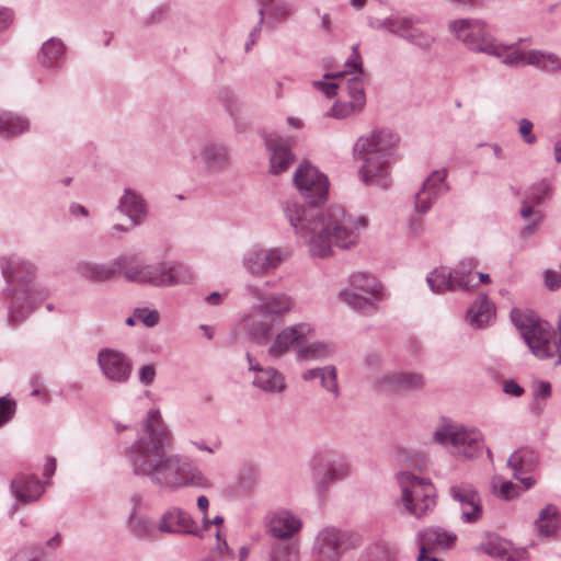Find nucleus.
Listing matches in <instances>:
<instances>
[{
  "mask_svg": "<svg viewBox=\"0 0 561 561\" xmlns=\"http://www.w3.org/2000/svg\"><path fill=\"white\" fill-rule=\"evenodd\" d=\"M519 492V486L511 481H504L499 490V496L504 500H511Z\"/></svg>",
  "mask_w": 561,
  "mask_h": 561,
  "instance_id": "58",
  "label": "nucleus"
},
{
  "mask_svg": "<svg viewBox=\"0 0 561 561\" xmlns=\"http://www.w3.org/2000/svg\"><path fill=\"white\" fill-rule=\"evenodd\" d=\"M30 127L28 121L11 112L0 113V136L4 138L14 137L26 131Z\"/></svg>",
  "mask_w": 561,
  "mask_h": 561,
  "instance_id": "38",
  "label": "nucleus"
},
{
  "mask_svg": "<svg viewBox=\"0 0 561 561\" xmlns=\"http://www.w3.org/2000/svg\"><path fill=\"white\" fill-rule=\"evenodd\" d=\"M550 396H551V385L548 381H540L534 392L535 401H538L539 398L547 399Z\"/></svg>",
  "mask_w": 561,
  "mask_h": 561,
  "instance_id": "63",
  "label": "nucleus"
},
{
  "mask_svg": "<svg viewBox=\"0 0 561 561\" xmlns=\"http://www.w3.org/2000/svg\"><path fill=\"white\" fill-rule=\"evenodd\" d=\"M363 108L364 106H362L360 103L353 101L337 102L332 106L330 113H328V116L335 118H346L348 116L360 113Z\"/></svg>",
  "mask_w": 561,
  "mask_h": 561,
  "instance_id": "46",
  "label": "nucleus"
},
{
  "mask_svg": "<svg viewBox=\"0 0 561 561\" xmlns=\"http://www.w3.org/2000/svg\"><path fill=\"white\" fill-rule=\"evenodd\" d=\"M494 313V306L486 295L481 296L468 310L467 320L473 328L485 325Z\"/></svg>",
  "mask_w": 561,
  "mask_h": 561,
  "instance_id": "36",
  "label": "nucleus"
},
{
  "mask_svg": "<svg viewBox=\"0 0 561 561\" xmlns=\"http://www.w3.org/2000/svg\"><path fill=\"white\" fill-rule=\"evenodd\" d=\"M313 332V328L309 323H297L282 330L274 339L267 350V354L273 358L284 356L296 344V348L301 344L302 339Z\"/></svg>",
  "mask_w": 561,
  "mask_h": 561,
  "instance_id": "20",
  "label": "nucleus"
},
{
  "mask_svg": "<svg viewBox=\"0 0 561 561\" xmlns=\"http://www.w3.org/2000/svg\"><path fill=\"white\" fill-rule=\"evenodd\" d=\"M511 319L534 355L539 358L553 356L554 347L550 342L551 327L547 321L527 316L517 309L512 310Z\"/></svg>",
  "mask_w": 561,
  "mask_h": 561,
  "instance_id": "10",
  "label": "nucleus"
},
{
  "mask_svg": "<svg viewBox=\"0 0 561 561\" xmlns=\"http://www.w3.org/2000/svg\"><path fill=\"white\" fill-rule=\"evenodd\" d=\"M397 136L390 130H375L368 137H360L355 144L358 159L363 160L359 170L362 181L366 185L386 188L391 183L390 170L393 161L392 147Z\"/></svg>",
  "mask_w": 561,
  "mask_h": 561,
  "instance_id": "4",
  "label": "nucleus"
},
{
  "mask_svg": "<svg viewBox=\"0 0 561 561\" xmlns=\"http://www.w3.org/2000/svg\"><path fill=\"white\" fill-rule=\"evenodd\" d=\"M16 412V402L8 397H0V427L9 423Z\"/></svg>",
  "mask_w": 561,
  "mask_h": 561,
  "instance_id": "50",
  "label": "nucleus"
},
{
  "mask_svg": "<svg viewBox=\"0 0 561 561\" xmlns=\"http://www.w3.org/2000/svg\"><path fill=\"white\" fill-rule=\"evenodd\" d=\"M98 364L103 375L111 381L126 382L131 374V362L122 352L104 348L98 354Z\"/></svg>",
  "mask_w": 561,
  "mask_h": 561,
  "instance_id": "15",
  "label": "nucleus"
},
{
  "mask_svg": "<svg viewBox=\"0 0 561 561\" xmlns=\"http://www.w3.org/2000/svg\"><path fill=\"white\" fill-rule=\"evenodd\" d=\"M309 470L313 488L319 494H324L334 483L345 480L351 474V465L344 456L322 449L311 457Z\"/></svg>",
  "mask_w": 561,
  "mask_h": 561,
  "instance_id": "8",
  "label": "nucleus"
},
{
  "mask_svg": "<svg viewBox=\"0 0 561 561\" xmlns=\"http://www.w3.org/2000/svg\"><path fill=\"white\" fill-rule=\"evenodd\" d=\"M270 561H298L297 545L285 541L273 543L270 552Z\"/></svg>",
  "mask_w": 561,
  "mask_h": 561,
  "instance_id": "41",
  "label": "nucleus"
},
{
  "mask_svg": "<svg viewBox=\"0 0 561 561\" xmlns=\"http://www.w3.org/2000/svg\"><path fill=\"white\" fill-rule=\"evenodd\" d=\"M156 377V368L153 365H145L139 370V381L145 385L149 386L153 382Z\"/></svg>",
  "mask_w": 561,
  "mask_h": 561,
  "instance_id": "59",
  "label": "nucleus"
},
{
  "mask_svg": "<svg viewBox=\"0 0 561 561\" xmlns=\"http://www.w3.org/2000/svg\"><path fill=\"white\" fill-rule=\"evenodd\" d=\"M529 66L548 73H557L561 71V58L554 53L531 49L529 50Z\"/></svg>",
  "mask_w": 561,
  "mask_h": 561,
  "instance_id": "37",
  "label": "nucleus"
},
{
  "mask_svg": "<svg viewBox=\"0 0 561 561\" xmlns=\"http://www.w3.org/2000/svg\"><path fill=\"white\" fill-rule=\"evenodd\" d=\"M302 527V522L287 510H279L270 517L268 533L277 539H288Z\"/></svg>",
  "mask_w": 561,
  "mask_h": 561,
  "instance_id": "24",
  "label": "nucleus"
},
{
  "mask_svg": "<svg viewBox=\"0 0 561 561\" xmlns=\"http://www.w3.org/2000/svg\"><path fill=\"white\" fill-rule=\"evenodd\" d=\"M424 229V220L420 217H412L409 221V233L411 236H419Z\"/></svg>",
  "mask_w": 561,
  "mask_h": 561,
  "instance_id": "64",
  "label": "nucleus"
},
{
  "mask_svg": "<svg viewBox=\"0 0 561 561\" xmlns=\"http://www.w3.org/2000/svg\"><path fill=\"white\" fill-rule=\"evenodd\" d=\"M503 391L513 397H520L524 393V389L513 379L504 382Z\"/></svg>",
  "mask_w": 561,
  "mask_h": 561,
  "instance_id": "62",
  "label": "nucleus"
},
{
  "mask_svg": "<svg viewBox=\"0 0 561 561\" xmlns=\"http://www.w3.org/2000/svg\"><path fill=\"white\" fill-rule=\"evenodd\" d=\"M375 385L385 392H413L424 388L425 379L419 373L399 371L383 375L376 380Z\"/></svg>",
  "mask_w": 561,
  "mask_h": 561,
  "instance_id": "17",
  "label": "nucleus"
},
{
  "mask_svg": "<svg viewBox=\"0 0 561 561\" xmlns=\"http://www.w3.org/2000/svg\"><path fill=\"white\" fill-rule=\"evenodd\" d=\"M117 209L126 215L134 226L141 225L147 217V204L140 194L131 188H125Z\"/></svg>",
  "mask_w": 561,
  "mask_h": 561,
  "instance_id": "26",
  "label": "nucleus"
},
{
  "mask_svg": "<svg viewBox=\"0 0 561 561\" xmlns=\"http://www.w3.org/2000/svg\"><path fill=\"white\" fill-rule=\"evenodd\" d=\"M457 536L454 533L447 531L440 527H430L419 534L420 554L419 561H423L425 553L434 549H448L456 541Z\"/></svg>",
  "mask_w": 561,
  "mask_h": 561,
  "instance_id": "23",
  "label": "nucleus"
},
{
  "mask_svg": "<svg viewBox=\"0 0 561 561\" xmlns=\"http://www.w3.org/2000/svg\"><path fill=\"white\" fill-rule=\"evenodd\" d=\"M401 501L407 512L415 518L426 516L436 506V490L427 479L401 471L397 474Z\"/></svg>",
  "mask_w": 561,
  "mask_h": 561,
  "instance_id": "7",
  "label": "nucleus"
},
{
  "mask_svg": "<svg viewBox=\"0 0 561 561\" xmlns=\"http://www.w3.org/2000/svg\"><path fill=\"white\" fill-rule=\"evenodd\" d=\"M357 561H393V558L386 546L374 545L360 553Z\"/></svg>",
  "mask_w": 561,
  "mask_h": 561,
  "instance_id": "45",
  "label": "nucleus"
},
{
  "mask_svg": "<svg viewBox=\"0 0 561 561\" xmlns=\"http://www.w3.org/2000/svg\"><path fill=\"white\" fill-rule=\"evenodd\" d=\"M198 153L201 162L208 173H221L231 164L229 149L224 144L213 140L203 142L198 148Z\"/></svg>",
  "mask_w": 561,
  "mask_h": 561,
  "instance_id": "21",
  "label": "nucleus"
},
{
  "mask_svg": "<svg viewBox=\"0 0 561 561\" xmlns=\"http://www.w3.org/2000/svg\"><path fill=\"white\" fill-rule=\"evenodd\" d=\"M123 259H114L106 264L82 262L77 266L78 274L91 282H105L114 278L119 273V264Z\"/></svg>",
  "mask_w": 561,
  "mask_h": 561,
  "instance_id": "27",
  "label": "nucleus"
},
{
  "mask_svg": "<svg viewBox=\"0 0 561 561\" xmlns=\"http://www.w3.org/2000/svg\"><path fill=\"white\" fill-rule=\"evenodd\" d=\"M345 70L343 72L336 73H325L323 76L324 79H334L343 77L344 73H354L357 72L359 75L364 73L363 69V60L359 53V44H354L352 46V54L344 64Z\"/></svg>",
  "mask_w": 561,
  "mask_h": 561,
  "instance_id": "42",
  "label": "nucleus"
},
{
  "mask_svg": "<svg viewBox=\"0 0 561 561\" xmlns=\"http://www.w3.org/2000/svg\"><path fill=\"white\" fill-rule=\"evenodd\" d=\"M435 199L436 198H434L427 190L421 187L415 195V211L419 214H426Z\"/></svg>",
  "mask_w": 561,
  "mask_h": 561,
  "instance_id": "52",
  "label": "nucleus"
},
{
  "mask_svg": "<svg viewBox=\"0 0 561 561\" xmlns=\"http://www.w3.org/2000/svg\"><path fill=\"white\" fill-rule=\"evenodd\" d=\"M135 317L147 328L156 327L160 320V313L158 312V310L148 308H136Z\"/></svg>",
  "mask_w": 561,
  "mask_h": 561,
  "instance_id": "51",
  "label": "nucleus"
},
{
  "mask_svg": "<svg viewBox=\"0 0 561 561\" xmlns=\"http://www.w3.org/2000/svg\"><path fill=\"white\" fill-rule=\"evenodd\" d=\"M266 147L270 151V172L273 174L285 172L294 161L289 147L279 138L266 139Z\"/></svg>",
  "mask_w": 561,
  "mask_h": 561,
  "instance_id": "29",
  "label": "nucleus"
},
{
  "mask_svg": "<svg viewBox=\"0 0 561 561\" xmlns=\"http://www.w3.org/2000/svg\"><path fill=\"white\" fill-rule=\"evenodd\" d=\"M289 255L283 248L259 249L248 251L243 256V266L252 275H265L276 270Z\"/></svg>",
  "mask_w": 561,
  "mask_h": 561,
  "instance_id": "14",
  "label": "nucleus"
},
{
  "mask_svg": "<svg viewBox=\"0 0 561 561\" xmlns=\"http://www.w3.org/2000/svg\"><path fill=\"white\" fill-rule=\"evenodd\" d=\"M433 440L448 448L450 453L466 458H476L483 447L482 434L455 424H443L433 433Z\"/></svg>",
  "mask_w": 561,
  "mask_h": 561,
  "instance_id": "12",
  "label": "nucleus"
},
{
  "mask_svg": "<svg viewBox=\"0 0 561 561\" xmlns=\"http://www.w3.org/2000/svg\"><path fill=\"white\" fill-rule=\"evenodd\" d=\"M481 549L499 561H522L526 554L525 550L514 549L511 542L502 538H491Z\"/></svg>",
  "mask_w": 561,
  "mask_h": 561,
  "instance_id": "31",
  "label": "nucleus"
},
{
  "mask_svg": "<svg viewBox=\"0 0 561 561\" xmlns=\"http://www.w3.org/2000/svg\"><path fill=\"white\" fill-rule=\"evenodd\" d=\"M447 173L445 170H436L433 171L425 182L423 186L430 194L433 195L434 198H437L440 194L448 190V185L446 184Z\"/></svg>",
  "mask_w": 561,
  "mask_h": 561,
  "instance_id": "44",
  "label": "nucleus"
},
{
  "mask_svg": "<svg viewBox=\"0 0 561 561\" xmlns=\"http://www.w3.org/2000/svg\"><path fill=\"white\" fill-rule=\"evenodd\" d=\"M545 286L550 290H557L561 287V263L560 271L546 270L543 272Z\"/></svg>",
  "mask_w": 561,
  "mask_h": 561,
  "instance_id": "56",
  "label": "nucleus"
},
{
  "mask_svg": "<svg viewBox=\"0 0 561 561\" xmlns=\"http://www.w3.org/2000/svg\"><path fill=\"white\" fill-rule=\"evenodd\" d=\"M252 385L268 394H278L286 389L284 375L271 366L259 369V373L253 376Z\"/></svg>",
  "mask_w": 561,
  "mask_h": 561,
  "instance_id": "28",
  "label": "nucleus"
},
{
  "mask_svg": "<svg viewBox=\"0 0 561 561\" xmlns=\"http://www.w3.org/2000/svg\"><path fill=\"white\" fill-rule=\"evenodd\" d=\"M202 530L194 518L180 507L165 511L159 522L161 533L201 536Z\"/></svg>",
  "mask_w": 561,
  "mask_h": 561,
  "instance_id": "18",
  "label": "nucleus"
},
{
  "mask_svg": "<svg viewBox=\"0 0 561 561\" xmlns=\"http://www.w3.org/2000/svg\"><path fill=\"white\" fill-rule=\"evenodd\" d=\"M534 124L528 118L518 121V133L527 145H533L537 141L536 135L533 133Z\"/></svg>",
  "mask_w": 561,
  "mask_h": 561,
  "instance_id": "53",
  "label": "nucleus"
},
{
  "mask_svg": "<svg viewBox=\"0 0 561 561\" xmlns=\"http://www.w3.org/2000/svg\"><path fill=\"white\" fill-rule=\"evenodd\" d=\"M542 220V214L540 211L536 213L535 220L528 222L520 231V237L523 239L530 238L537 230L539 224Z\"/></svg>",
  "mask_w": 561,
  "mask_h": 561,
  "instance_id": "61",
  "label": "nucleus"
},
{
  "mask_svg": "<svg viewBox=\"0 0 561 561\" xmlns=\"http://www.w3.org/2000/svg\"><path fill=\"white\" fill-rule=\"evenodd\" d=\"M294 182L305 198L307 206L295 199L283 204L285 217L297 234L309 238V251L312 256L327 257L332 245L350 249L357 244L359 228H366L365 217L353 218L340 205L323 211L320 207L327 201L329 180L312 164L301 163L294 173Z\"/></svg>",
  "mask_w": 561,
  "mask_h": 561,
  "instance_id": "1",
  "label": "nucleus"
},
{
  "mask_svg": "<svg viewBox=\"0 0 561 561\" xmlns=\"http://www.w3.org/2000/svg\"><path fill=\"white\" fill-rule=\"evenodd\" d=\"M538 454L529 448L522 447L515 450L507 459V467L513 471V478L520 481L528 490L535 484V479L528 473L535 471L538 466Z\"/></svg>",
  "mask_w": 561,
  "mask_h": 561,
  "instance_id": "19",
  "label": "nucleus"
},
{
  "mask_svg": "<svg viewBox=\"0 0 561 561\" xmlns=\"http://www.w3.org/2000/svg\"><path fill=\"white\" fill-rule=\"evenodd\" d=\"M550 190V184L545 180L533 184L526 194L527 203H535L536 205H540L549 195Z\"/></svg>",
  "mask_w": 561,
  "mask_h": 561,
  "instance_id": "47",
  "label": "nucleus"
},
{
  "mask_svg": "<svg viewBox=\"0 0 561 561\" xmlns=\"http://www.w3.org/2000/svg\"><path fill=\"white\" fill-rule=\"evenodd\" d=\"M312 84L318 91L322 92L328 98L334 96L339 88L334 82L313 81Z\"/></svg>",
  "mask_w": 561,
  "mask_h": 561,
  "instance_id": "60",
  "label": "nucleus"
},
{
  "mask_svg": "<svg viewBox=\"0 0 561 561\" xmlns=\"http://www.w3.org/2000/svg\"><path fill=\"white\" fill-rule=\"evenodd\" d=\"M11 561H46L42 551L33 548L20 550Z\"/></svg>",
  "mask_w": 561,
  "mask_h": 561,
  "instance_id": "54",
  "label": "nucleus"
},
{
  "mask_svg": "<svg viewBox=\"0 0 561 561\" xmlns=\"http://www.w3.org/2000/svg\"><path fill=\"white\" fill-rule=\"evenodd\" d=\"M65 56V45L58 38H49L41 48L38 62L45 68L58 67Z\"/></svg>",
  "mask_w": 561,
  "mask_h": 561,
  "instance_id": "34",
  "label": "nucleus"
},
{
  "mask_svg": "<svg viewBox=\"0 0 561 561\" xmlns=\"http://www.w3.org/2000/svg\"><path fill=\"white\" fill-rule=\"evenodd\" d=\"M537 531L545 537L554 536L560 527V514L558 507L548 504L539 512L538 518L535 520Z\"/></svg>",
  "mask_w": 561,
  "mask_h": 561,
  "instance_id": "33",
  "label": "nucleus"
},
{
  "mask_svg": "<svg viewBox=\"0 0 561 561\" xmlns=\"http://www.w3.org/2000/svg\"><path fill=\"white\" fill-rule=\"evenodd\" d=\"M291 14V8L286 2L275 4L270 11V20L279 22L286 20Z\"/></svg>",
  "mask_w": 561,
  "mask_h": 561,
  "instance_id": "55",
  "label": "nucleus"
},
{
  "mask_svg": "<svg viewBox=\"0 0 561 561\" xmlns=\"http://www.w3.org/2000/svg\"><path fill=\"white\" fill-rule=\"evenodd\" d=\"M247 290L252 297L261 301L260 312L266 318H282L289 312L295 305L291 297L285 294L264 298L261 289L255 286L249 285Z\"/></svg>",
  "mask_w": 561,
  "mask_h": 561,
  "instance_id": "22",
  "label": "nucleus"
},
{
  "mask_svg": "<svg viewBox=\"0 0 561 561\" xmlns=\"http://www.w3.org/2000/svg\"><path fill=\"white\" fill-rule=\"evenodd\" d=\"M171 433L160 411L150 409L142 421V432L126 453L136 476H146L152 483L170 489L193 485L208 486L203 472L187 458L176 454L165 455Z\"/></svg>",
  "mask_w": 561,
  "mask_h": 561,
  "instance_id": "2",
  "label": "nucleus"
},
{
  "mask_svg": "<svg viewBox=\"0 0 561 561\" xmlns=\"http://www.w3.org/2000/svg\"><path fill=\"white\" fill-rule=\"evenodd\" d=\"M381 288L375 276L357 272L350 276V288L340 293V299L356 311L370 313L377 310Z\"/></svg>",
  "mask_w": 561,
  "mask_h": 561,
  "instance_id": "9",
  "label": "nucleus"
},
{
  "mask_svg": "<svg viewBox=\"0 0 561 561\" xmlns=\"http://www.w3.org/2000/svg\"><path fill=\"white\" fill-rule=\"evenodd\" d=\"M448 493L451 500L459 505L460 518L463 523L473 524L482 517V501L474 485L467 482L451 484Z\"/></svg>",
  "mask_w": 561,
  "mask_h": 561,
  "instance_id": "13",
  "label": "nucleus"
},
{
  "mask_svg": "<svg viewBox=\"0 0 561 561\" xmlns=\"http://www.w3.org/2000/svg\"><path fill=\"white\" fill-rule=\"evenodd\" d=\"M272 324L264 321H254L248 328V333L256 342L264 343L270 340L272 335Z\"/></svg>",
  "mask_w": 561,
  "mask_h": 561,
  "instance_id": "49",
  "label": "nucleus"
},
{
  "mask_svg": "<svg viewBox=\"0 0 561 561\" xmlns=\"http://www.w3.org/2000/svg\"><path fill=\"white\" fill-rule=\"evenodd\" d=\"M335 353L334 345L324 342L302 343L296 348L298 360L313 362L330 358Z\"/></svg>",
  "mask_w": 561,
  "mask_h": 561,
  "instance_id": "32",
  "label": "nucleus"
},
{
  "mask_svg": "<svg viewBox=\"0 0 561 561\" xmlns=\"http://www.w3.org/2000/svg\"><path fill=\"white\" fill-rule=\"evenodd\" d=\"M2 275L8 286L10 304L8 323L16 325L25 321L46 298V293L34 284L35 267L30 262L13 254L0 261Z\"/></svg>",
  "mask_w": 561,
  "mask_h": 561,
  "instance_id": "3",
  "label": "nucleus"
},
{
  "mask_svg": "<svg viewBox=\"0 0 561 561\" xmlns=\"http://www.w3.org/2000/svg\"><path fill=\"white\" fill-rule=\"evenodd\" d=\"M167 264L158 263L146 265L141 284H151L158 287H168Z\"/></svg>",
  "mask_w": 561,
  "mask_h": 561,
  "instance_id": "40",
  "label": "nucleus"
},
{
  "mask_svg": "<svg viewBox=\"0 0 561 561\" xmlns=\"http://www.w3.org/2000/svg\"><path fill=\"white\" fill-rule=\"evenodd\" d=\"M11 491L19 502L28 504L42 496L44 485L37 477L21 473L12 480Z\"/></svg>",
  "mask_w": 561,
  "mask_h": 561,
  "instance_id": "25",
  "label": "nucleus"
},
{
  "mask_svg": "<svg viewBox=\"0 0 561 561\" xmlns=\"http://www.w3.org/2000/svg\"><path fill=\"white\" fill-rule=\"evenodd\" d=\"M127 528L138 539H152L159 531V526L157 527L152 520L135 512H129Z\"/></svg>",
  "mask_w": 561,
  "mask_h": 561,
  "instance_id": "35",
  "label": "nucleus"
},
{
  "mask_svg": "<svg viewBox=\"0 0 561 561\" xmlns=\"http://www.w3.org/2000/svg\"><path fill=\"white\" fill-rule=\"evenodd\" d=\"M430 289L433 293L442 294L446 290H469L472 288L470 279L460 268L449 270L447 267L434 268L426 277Z\"/></svg>",
  "mask_w": 561,
  "mask_h": 561,
  "instance_id": "16",
  "label": "nucleus"
},
{
  "mask_svg": "<svg viewBox=\"0 0 561 561\" xmlns=\"http://www.w3.org/2000/svg\"><path fill=\"white\" fill-rule=\"evenodd\" d=\"M360 543L362 537L357 533L325 527L314 538L312 554L318 561H337L346 551Z\"/></svg>",
  "mask_w": 561,
  "mask_h": 561,
  "instance_id": "11",
  "label": "nucleus"
},
{
  "mask_svg": "<svg viewBox=\"0 0 561 561\" xmlns=\"http://www.w3.org/2000/svg\"><path fill=\"white\" fill-rule=\"evenodd\" d=\"M424 24H426V20L417 15H402L399 13L369 21L371 28L387 31L421 51L427 53L436 42V37L423 27Z\"/></svg>",
  "mask_w": 561,
  "mask_h": 561,
  "instance_id": "6",
  "label": "nucleus"
},
{
  "mask_svg": "<svg viewBox=\"0 0 561 561\" xmlns=\"http://www.w3.org/2000/svg\"><path fill=\"white\" fill-rule=\"evenodd\" d=\"M301 378L305 381L319 379L325 391L330 392L335 399L340 396L337 370L333 365L307 369L302 373Z\"/></svg>",
  "mask_w": 561,
  "mask_h": 561,
  "instance_id": "30",
  "label": "nucleus"
},
{
  "mask_svg": "<svg viewBox=\"0 0 561 561\" xmlns=\"http://www.w3.org/2000/svg\"><path fill=\"white\" fill-rule=\"evenodd\" d=\"M346 91L351 101L360 103L362 106H365L366 96L362 78L353 77L348 79L346 83Z\"/></svg>",
  "mask_w": 561,
  "mask_h": 561,
  "instance_id": "48",
  "label": "nucleus"
},
{
  "mask_svg": "<svg viewBox=\"0 0 561 561\" xmlns=\"http://www.w3.org/2000/svg\"><path fill=\"white\" fill-rule=\"evenodd\" d=\"M449 31L461 41L469 49L484 53L491 56L501 57L508 49H514L507 54L502 62L510 67H523L529 65V51L524 53L515 49L524 39L518 38L511 45L497 44L494 38L484 30L479 21L468 19L456 20L449 23Z\"/></svg>",
  "mask_w": 561,
  "mask_h": 561,
  "instance_id": "5",
  "label": "nucleus"
},
{
  "mask_svg": "<svg viewBox=\"0 0 561 561\" xmlns=\"http://www.w3.org/2000/svg\"><path fill=\"white\" fill-rule=\"evenodd\" d=\"M216 537H217V539L219 541V543H218V551H219V556H220L221 561H242V560H237L233 551L230 549V547L228 546L227 541L220 539V534L219 533L216 534Z\"/></svg>",
  "mask_w": 561,
  "mask_h": 561,
  "instance_id": "57",
  "label": "nucleus"
},
{
  "mask_svg": "<svg viewBox=\"0 0 561 561\" xmlns=\"http://www.w3.org/2000/svg\"><path fill=\"white\" fill-rule=\"evenodd\" d=\"M117 259L124 260V262L119 264V272L124 273L125 278L130 282L141 283L146 265L135 255H121Z\"/></svg>",
  "mask_w": 561,
  "mask_h": 561,
  "instance_id": "39",
  "label": "nucleus"
},
{
  "mask_svg": "<svg viewBox=\"0 0 561 561\" xmlns=\"http://www.w3.org/2000/svg\"><path fill=\"white\" fill-rule=\"evenodd\" d=\"M168 286L180 284H191L194 280V274L188 266L184 264L167 265Z\"/></svg>",
  "mask_w": 561,
  "mask_h": 561,
  "instance_id": "43",
  "label": "nucleus"
}]
</instances>
